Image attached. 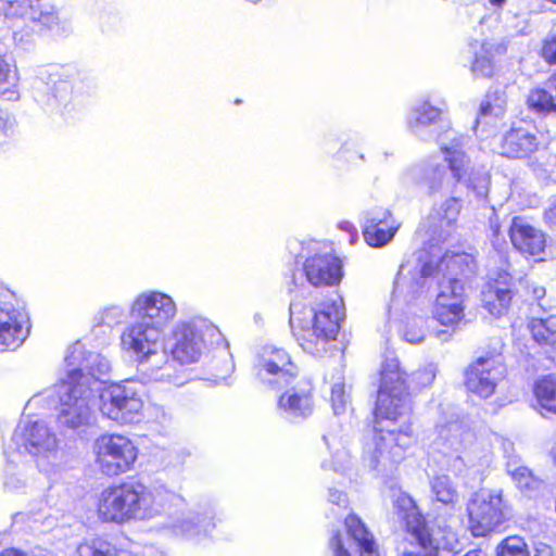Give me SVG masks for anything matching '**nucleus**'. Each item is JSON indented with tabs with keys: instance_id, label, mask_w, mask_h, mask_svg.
Segmentation results:
<instances>
[{
	"instance_id": "47",
	"label": "nucleus",
	"mask_w": 556,
	"mask_h": 556,
	"mask_svg": "<svg viewBox=\"0 0 556 556\" xmlns=\"http://www.w3.org/2000/svg\"><path fill=\"white\" fill-rule=\"evenodd\" d=\"M542 56L546 62L556 64V33L545 39Z\"/></svg>"
},
{
	"instance_id": "1",
	"label": "nucleus",
	"mask_w": 556,
	"mask_h": 556,
	"mask_svg": "<svg viewBox=\"0 0 556 556\" xmlns=\"http://www.w3.org/2000/svg\"><path fill=\"white\" fill-rule=\"evenodd\" d=\"M182 503L184 497L164 484L148 486L136 480L124 481L101 491L97 500V515L103 522L119 526L164 517L160 531L187 539L210 534L215 527L210 513L173 511Z\"/></svg>"
},
{
	"instance_id": "55",
	"label": "nucleus",
	"mask_w": 556,
	"mask_h": 556,
	"mask_svg": "<svg viewBox=\"0 0 556 556\" xmlns=\"http://www.w3.org/2000/svg\"><path fill=\"white\" fill-rule=\"evenodd\" d=\"M548 1L552 2V3H556V0H548Z\"/></svg>"
},
{
	"instance_id": "13",
	"label": "nucleus",
	"mask_w": 556,
	"mask_h": 556,
	"mask_svg": "<svg viewBox=\"0 0 556 556\" xmlns=\"http://www.w3.org/2000/svg\"><path fill=\"white\" fill-rule=\"evenodd\" d=\"M253 374L261 384L273 390H279L295 380L299 368L285 349L264 345L256 354Z\"/></svg>"
},
{
	"instance_id": "18",
	"label": "nucleus",
	"mask_w": 556,
	"mask_h": 556,
	"mask_svg": "<svg viewBox=\"0 0 556 556\" xmlns=\"http://www.w3.org/2000/svg\"><path fill=\"white\" fill-rule=\"evenodd\" d=\"M7 464L3 470L2 486L4 492L15 495H33L41 489H50L48 481L41 482L34 468H28L25 462H16L15 455L4 450Z\"/></svg>"
},
{
	"instance_id": "46",
	"label": "nucleus",
	"mask_w": 556,
	"mask_h": 556,
	"mask_svg": "<svg viewBox=\"0 0 556 556\" xmlns=\"http://www.w3.org/2000/svg\"><path fill=\"white\" fill-rule=\"evenodd\" d=\"M435 376H437L435 366L432 364H429L412 375L410 384L414 388L428 387L433 382Z\"/></svg>"
},
{
	"instance_id": "43",
	"label": "nucleus",
	"mask_w": 556,
	"mask_h": 556,
	"mask_svg": "<svg viewBox=\"0 0 556 556\" xmlns=\"http://www.w3.org/2000/svg\"><path fill=\"white\" fill-rule=\"evenodd\" d=\"M126 317V311L123 305L111 304L98 312L96 321L98 325L108 326L110 328L119 325Z\"/></svg>"
},
{
	"instance_id": "3",
	"label": "nucleus",
	"mask_w": 556,
	"mask_h": 556,
	"mask_svg": "<svg viewBox=\"0 0 556 556\" xmlns=\"http://www.w3.org/2000/svg\"><path fill=\"white\" fill-rule=\"evenodd\" d=\"M65 363L67 375L60 386L58 421L63 427L76 429L89 424L99 381L110 372L111 363L99 353L88 352L80 341L71 345Z\"/></svg>"
},
{
	"instance_id": "49",
	"label": "nucleus",
	"mask_w": 556,
	"mask_h": 556,
	"mask_svg": "<svg viewBox=\"0 0 556 556\" xmlns=\"http://www.w3.org/2000/svg\"><path fill=\"white\" fill-rule=\"evenodd\" d=\"M330 547L333 552L334 556H350L348 551L344 548L342 544V540L339 533H337L331 540H330Z\"/></svg>"
},
{
	"instance_id": "38",
	"label": "nucleus",
	"mask_w": 556,
	"mask_h": 556,
	"mask_svg": "<svg viewBox=\"0 0 556 556\" xmlns=\"http://www.w3.org/2000/svg\"><path fill=\"white\" fill-rule=\"evenodd\" d=\"M416 544H410L409 549H405L402 556H438L437 547L433 546L432 539L425 528L418 527L412 533Z\"/></svg>"
},
{
	"instance_id": "10",
	"label": "nucleus",
	"mask_w": 556,
	"mask_h": 556,
	"mask_svg": "<svg viewBox=\"0 0 556 556\" xmlns=\"http://www.w3.org/2000/svg\"><path fill=\"white\" fill-rule=\"evenodd\" d=\"M434 450L450 457L448 469L463 475L467 466L488 467L492 462L491 442L489 439L478 440L477 435L457 422L440 425L435 428Z\"/></svg>"
},
{
	"instance_id": "6",
	"label": "nucleus",
	"mask_w": 556,
	"mask_h": 556,
	"mask_svg": "<svg viewBox=\"0 0 556 556\" xmlns=\"http://www.w3.org/2000/svg\"><path fill=\"white\" fill-rule=\"evenodd\" d=\"M173 337L175 341L172 349L174 361L180 364H193L210 351H216L223 365L214 375V381L216 383L224 382L233 371L235 364L225 338L208 319L192 317L180 320L173 328Z\"/></svg>"
},
{
	"instance_id": "39",
	"label": "nucleus",
	"mask_w": 556,
	"mask_h": 556,
	"mask_svg": "<svg viewBox=\"0 0 556 556\" xmlns=\"http://www.w3.org/2000/svg\"><path fill=\"white\" fill-rule=\"evenodd\" d=\"M527 104L539 114L556 113V99L545 89L536 87L530 90Z\"/></svg>"
},
{
	"instance_id": "16",
	"label": "nucleus",
	"mask_w": 556,
	"mask_h": 556,
	"mask_svg": "<svg viewBox=\"0 0 556 556\" xmlns=\"http://www.w3.org/2000/svg\"><path fill=\"white\" fill-rule=\"evenodd\" d=\"M178 313L175 300L167 293L148 290L139 293L129 305L132 319L166 332Z\"/></svg>"
},
{
	"instance_id": "21",
	"label": "nucleus",
	"mask_w": 556,
	"mask_h": 556,
	"mask_svg": "<svg viewBox=\"0 0 556 556\" xmlns=\"http://www.w3.org/2000/svg\"><path fill=\"white\" fill-rule=\"evenodd\" d=\"M400 227L401 223L390 210L375 207L365 214L363 237L368 245L382 248L392 241Z\"/></svg>"
},
{
	"instance_id": "19",
	"label": "nucleus",
	"mask_w": 556,
	"mask_h": 556,
	"mask_svg": "<svg viewBox=\"0 0 556 556\" xmlns=\"http://www.w3.org/2000/svg\"><path fill=\"white\" fill-rule=\"evenodd\" d=\"M504 374V367L497 357H479L466 370L465 386L468 392L488 399L494 393Z\"/></svg>"
},
{
	"instance_id": "28",
	"label": "nucleus",
	"mask_w": 556,
	"mask_h": 556,
	"mask_svg": "<svg viewBox=\"0 0 556 556\" xmlns=\"http://www.w3.org/2000/svg\"><path fill=\"white\" fill-rule=\"evenodd\" d=\"M509 280V274H500L498 279L494 283H489L482 291L483 305L493 316H501L509 306L511 301Z\"/></svg>"
},
{
	"instance_id": "29",
	"label": "nucleus",
	"mask_w": 556,
	"mask_h": 556,
	"mask_svg": "<svg viewBox=\"0 0 556 556\" xmlns=\"http://www.w3.org/2000/svg\"><path fill=\"white\" fill-rule=\"evenodd\" d=\"M536 136L526 128H513L503 137L501 153L507 157H523L538 149Z\"/></svg>"
},
{
	"instance_id": "4",
	"label": "nucleus",
	"mask_w": 556,
	"mask_h": 556,
	"mask_svg": "<svg viewBox=\"0 0 556 556\" xmlns=\"http://www.w3.org/2000/svg\"><path fill=\"white\" fill-rule=\"evenodd\" d=\"M441 127L443 131L438 134L435 140L451 174H447L444 165L428 162L424 168H410L407 175L416 178L422 172L430 193L453 192L458 184H465L478 198H485L489 192L490 175L486 170L471 168V160L466 152L469 138L452 129L448 123Z\"/></svg>"
},
{
	"instance_id": "24",
	"label": "nucleus",
	"mask_w": 556,
	"mask_h": 556,
	"mask_svg": "<svg viewBox=\"0 0 556 556\" xmlns=\"http://www.w3.org/2000/svg\"><path fill=\"white\" fill-rule=\"evenodd\" d=\"M509 237L515 249L522 254L536 256L544 251V233L522 217L513 218L509 227Z\"/></svg>"
},
{
	"instance_id": "36",
	"label": "nucleus",
	"mask_w": 556,
	"mask_h": 556,
	"mask_svg": "<svg viewBox=\"0 0 556 556\" xmlns=\"http://www.w3.org/2000/svg\"><path fill=\"white\" fill-rule=\"evenodd\" d=\"M534 396L539 405L553 414H556V378L546 376L534 384Z\"/></svg>"
},
{
	"instance_id": "2",
	"label": "nucleus",
	"mask_w": 556,
	"mask_h": 556,
	"mask_svg": "<svg viewBox=\"0 0 556 556\" xmlns=\"http://www.w3.org/2000/svg\"><path fill=\"white\" fill-rule=\"evenodd\" d=\"M408 388L397 357L386 355L375 408V432L363 454L364 463L371 470L391 471L414 443Z\"/></svg>"
},
{
	"instance_id": "31",
	"label": "nucleus",
	"mask_w": 556,
	"mask_h": 556,
	"mask_svg": "<svg viewBox=\"0 0 556 556\" xmlns=\"http://www.w3.org/2000/svg\"><path fill=\"white\" fill-rule=\"evenodd\" d=\"M344 522L349 534L359 548L361 556H380L372 534L357 516L349 515Z\"/></svg>"
},
{
	"instance_id": "45",
	"label": "nucleus",
	"mask_w": 556,
	"mask_h": 556,
	"mask_svg": "<svg viewBox=\"0 0 556 556\" xmlns=\"http://www.w3.org/2000/svg\"><path fill=\"white\" fill-rule=\"evenodd\" d=\"M17 132V122L15 116L0 108V146L9 143Z\"/></svg>"
},
{
	"instance_id": "30",
	"label": "nucleus",
	"mask_w": 556,
	"mask_h": 556,
	"mask_svg": "<svg viewBox=\"0 0 556 556\" xmlns=\"http://www.w3.org/2000/svg\"><path fill=\"white\" fill-rule=\"evenodd\" d=\"M442 111L429 101L416 102L408 112L407 126L416 136L426 139L428 127L441 119Z\"/></svg>"
},
{
	"instance_id": "27",
	"label": "nucleus",
	"mask_w": 556,
	"mask_h": 556,
	"mask_svg": "<svg viewBox=\"0 0 556 556\" xmlns=\"http://www.w3.org/2000/svg\"><path fill=\"white\" fill-rule=\"evenodd\" d=\"M469 49L475 59L471 64V71L477 76L491 77L494 73V63L492 58L495 54L505 52L506 47L502 42H490L488 40L475 39L469 42Z\"/></svg>"
},
{
	"instance_id": "42",
	"label": "nucleus",
	"mask_w": 556,
	"mask_h": 556,
	"mask_svg": "<svg viewBox=\"0 0 556 556\" xmlns=\"http://www.w3.org/2000/svg\"><path fill=\"white\" fill-rule=\"evenodd\" d=\"M330 402L336 415L346 412L350 404V394L346 392L345 384L341 377L332 382Z\"/></svg>"
},
{
	"instance_id": "52",
	"label": "nucleus",
	"mask_w": 556,
	"mask_h": 556,
	"mask_svg": "<svg viewBox=\"0 0 556 556\" xmlns=\"http://www.w3.org/2000/svg\"><path fill=\"white\" fill-rule=\"evenodd\" d=\"M490 2V4L496 9H502L505 3H506V0H488Z\"/></svg>"
},
{
	"instance_id": "7",
	"label": "nucleus",
	"mask_w": 556,
	"mask_h": 556,
	"mask_svg": "<svg viewBox=\"0 0 556 556\" xmlns=\"http://www.w3.org/2000/svg\"><path fill=\"white\" fill-rule=\"evenodd\" d=\"M471 261L468 254L446 253L434 265L432 262L425 263L412 286L413 291L417 292L426 287L428 278L434 273L442 275L433 316L443 326L455 328L464 318V286L457 276L465 273V267Z\"/></svg>"
},
{
	"instance_id": "14",
	"label": "nucleus",
	"mask_w": 556,
	"mask_h": 556,
	"mask_svg": "<svg viewBox=\"0 0 556 556\" xmlns=\"http://www.w3.org/2000/svg\"><path fill=\"white\" fill-rule=\"evenodd\" d=\"M96 463L101 472L116 477L130 471L138 457V447L126 435L103 434L94 443Z\"/></svg>"
},
{
	"instance_id": "20",
	"label": "nucleus",
	"mask_w": 556,
	"mask_h": 556,
	"mask_svg": "<svg viewBox=\"0 0 556 556\" xmlns=\"http://www.w3.org/2000/svg\"><path fill=\"white\" fill-rule=\"evenodd\" d=\"M72 92L68 81L60 79L56 73L41 68L31 83L34 100L45 110L54 111L66 103Z\"/></svg>"
},
{
	"instance_id": "11",
	"label": "nucleus",
	"mask_w": 556,
	"mask_h": 556,
	"mask_svg": "<svg viewBox=\"0 0 556 556\" xmlns=\"http://www.w3.org/2000/svg\"><path fill=\"white\" fill-rule=\"evenodd\" d=\"M0 15L12 29L14 41L21 46L28 43L36 33L62 35L67 31L56 10L39 0H0Z\"/></svg>"
},
{
	"instance_id": "9",
	"label": "nucleus",
	"mask_w": 556,
	"mask_h": 556,
	"mask_svg": "<svg viewBox=\"0 0 556 556\" xmlns=\"http://www.w3.org/2000/svg\"><path fill=\"white\" fill-rule=\"evenodd\" d=\"M14 454L33 457L38 473L45 476L49 488L59 478L64 467V450L56 433L43 420L22 418L5 447Z\"/></svg>"
},
{
	"instance_id": "33",
	"label": "nucleus",
	"mask_w": 556,
	"mask_h": 556,
	"mask_svg": "<svg viewBox=\"0 0 556 556\" xmlns=\"http://www.w3.org/2000/svg\"><path fill=\"white\" fill-rule=\"evenodd\" d=\"M20 97L17 72L0 53V99L17 101Z\"/></svg>"
},
{
	"instance_id": "54",
	"label": "nucleus",
	"mask_w": 556,
	"mask_h": 556,
	"mask_svg": "<svg viewBox=\"0 0 556 556\" xmlns=\"http://www.w3.org/2000/svg\"><path fill=\"white\" fill-rule=\"evenodd\" d=\"M552 77H553V79H555V80H556V71L554 72V74H553V76H552Z\"/></svg>"
},
{
	"instance_id": "51",
	"label": "nucleus",
	"mask_w": 556,
	"mask_h": 556,
	"mask_svg": "<svg viewBox=\"0 0 556 556\" xmlns=\"http://www.w3.org/2000/svg\"><path fill=\"white\" fill-rule=\"evenodd\" d=\"M404 271H405V266L402 265L400 270H399L397 278L395 280L396 288H399V287L404 285V278H405Z\"/></svg>"
},
{
	"instance_id": "26",
	"label": "nucleus",
	"mask_w": 556,
	"mask_h": 556,
	"mask_svg": "<svg viewBox=\"0 0 556 556\" xmlns=\"http://www.w3.org/2000/svg\"><path fill=\"white\" fill-rule=\"evenodd\" d=\"M506 472L515 486L528 497L538 496L544 488V481L521 465L517 456L507 454Z\"/></svg>"
},
{
	"instance_id": "40",
	"label": "nucleus",
	"mask_w": 556,
	"mask_h": 556,
	"mask_svg": "<svg viewBox=\"0 0 556 556\" xmlns=\"http://www.w3.org/2000/svg\"><path fill=\"white\" fill-rule=\"evenodd\" d=\"M462 210V201L456 197L445 199L437 208H434V216L440 222V227L453 226L458 218Z\"/></svg>"
},
{
	"instance_id": "41",
	"label": "nucleus",
	"mask_w": 556,
	"mask_h": 556,
	"mask_svg": "<svg viewBox=\"0 0 556 556\" xmlns=\"http://www.w3.org/2000/svg\"><path fill=\"white\" fill-rule=\"evenodd\" d=\"M496 556H530V552L522 538L513 535L498 544Z\"/></svg>"
},
{
	"instance_id": "34",
	"label": "nucleus",
	"mask_w": 556,
	"mask_h": 556,
	"mask_svg": "<svg viewBox=\"0 0 556 556\" xmlns=\"http://www.w3.org/2000/svg\"><path fill=\"white\" fill-rule=\"evenodd\" d=\"M74 556H139L138 554L116 549L103 538H93L79 544Z\"/></svg>"
},
{
	"instance_id": "37",
	"label": "nucleus",
	"mask_w": 556,
	"mask_h": 556,
	"mask_svg": "<svg viewBox=\"0 0 556 556\" xmlns=\"http://www.w3.org/2000/svg\"><path fill=\"white\" fill-rule=\"evenodd\" d=\"M431 492L434 498L445 505H454L458 494L451 480L446 475L435 476L430 481Z\"/></svg>"
},
{
	"instance_id": "50",
	"label": "nucleus",
	"mask_w": 556,
	"mask_h": 556,
	"mask_svg": "<svg viewBox=\"0 0 556 556\" xmlns=\"http://www.w3.org/2000/svg\"><path fill=\"white\" fill-rule=\"evenodd\" d=\"M545 219L548 223L556 224V197L549 200L548 206L545 208Z\"/></svg>"
},
{
	"instance_id": "12",
	"label": "nucleus",
	"mask_w": 556,
	"mask_h": 556,
	"mask_svg": "<svg viewBox=\"0 0 556 556\" xmlns=\"http://www.w3.org/2000/svg\"><path fill=\"white\" fill-rule=\"evenodd\" d=\"M102 379L99 381L101 384ZM99 409L103 417L119 425L141 420L144 406V388L141 383L127 380L98 390Z\"/></svg>"
},
{
	"instance_id": "53",
	"label": "nucleus",
	"mask_w": 556,
	"mask_h": 556,
	"mask_svg": "<svg viewBox=\"0 0 556 556\" xmlns=\"http://www.w3.org/2000/svg\"><path fill=\"white\" fill-rule=\"evenodd\" d=\"M507 445L513 448L510 443L507 442ZM504 451H505L506 454L508 453V448L506 446V442H504Z\"/></svg>"
},
{
	"instance_id": "15",
	"label": "nucleus",
	"mask_w": 556,
	"mask_h": 556,
	"mask_svg": "<svg viewBox=\"0 0 556 556\" xmlns=\"http://www.w3.org/2000/svg\"><path fill=\"white\" fill-rule=\"evenodd\" d=\"M468 514L472 534L484 536L510 517V507L503 500L502 491H483L475 494Z\"/></svg>"
},
{
	"instance_id": "35",
	"label": "nucleus",
	"mask_w": 556,
	"mask_h": 556,
	"mask_svg": "<svg viewBox=\"0 0 556 556\" xmlns=\"http://www.w3.org/2000/svg\"><path fill=\"white\" fill-rule=\"evenodd\" d=\"M506 103L507 99L504 91L495 90L488 92L480 104L476 123L480 124L482 119L488 118H502L506 111ZM485 123H488V121H485Z\"/></svg>"
},
{
	"instance_id": "22",
	"label": "nucleus",
	"mask_w": 556,
	"mask_h": 556,
	"mask_svg": "<svg viewBox=\"0 0 556 556\" xmlns=\"http://www.w3.org/2000/svg\"><path fill=\"white\" fill-rule=\"evenodd\" d=\"M279 412L291 421L306 419L313 414V388L308 381H299L278 399Z\"/></svg>"
},
{
	"instance_id": "23",
	"label": "nucleus",
	"mask_w": 556,
	"mask_h": 556,
	"mask_svg": "<svg viewBox=\"0 0 556 556\" xmlns=\"http://www.w3.org/2000/svg\"><path fill=\"white\" fill-rule=\"evenodd\" d=\"M307 281L315 287L334 286L341 281V261L331 253H316L308 256L303 264Z\"/></svg>"
},
{
	"instance_id": "25",
	"label": "nucleus",
	"mask_w": 556,
	"mask_h": 556,
	"mask_svg": "<svg viewBox=\"0 0 556 556\" xmlns=\"http://www.w3.org/2000/svg\"><path fill=\"white\" fill-rule=\"evenodd\" d=\"M323 440L327 448V455L321 460V467L334 471L348 468L351 463V457L341 428L332 427L324 434Z\"/></svg>"
},
{
	"instance_id": "8",
	"label": "nucleus",
	"mask_w": 556,
	"mask_h": 556,
	"mask_svg": "<svg viewBox=\"0 0 556 556\" xmlns=\"http://www.w3.org/2000/svg\"><path fill=\"white\" fill-rule=\"evenodd\" d=\"M165 333L136 319L121 332V350L134 357L148 381L176 382L174 365L165 348Z\"/></svg>"
},
{
	"instance_id": "32",
	"label": "nucleus",
	"mask_w": 556,
	"mask_h": 556,
	"mask_svg": "<svg viewBox=\"0 0 556 556\" xmlns=\"http://www.w3.org/2000/svg\"><path fill=\"white\" fill-rule=\"evenodd\" d=\"M528 328L533 340L548 352V349L556 352V315L546 318H532Z\"/></svg>"
},
{
	"instance_id": "17",
	"label": "nucleus",
	"mask_w": 556,
	"mask_h": 556,
	"mask_svg": "<svg viewBox=\"0 0 556 556\" xmlns=\"http://www.w3.org/2000/svg\"><path fill=\"white\" fill-rule=\"evenodd\" d=\"M28 317L14 292L0 282V349H16L28 334Z\"/></svg>"
},
{
	"instance_id": "44",
	"label": "nucleus",
	"mask_w": 556,
	"mask_h": 556,
	"mask_svg": "<svg viewBox=\"0 0 556 556\" xmlns=\"http://www.w3.org/2000/svg\"><path fill=\"white\" fill-rule=\"evenodd\" d=\"M401 336L408 343H421L426 337L425 320L421 317L408 319L401 329Z\"/></svg>"
},
{
	"instance_id": "48",
	"label": "nucleus",
	"mask_w": 556,
	"mask_h": 556,
	"mask_svg": "<svg viewBox=\"0 0 556 556\" xmlns=\"http://www.w3.org/2000/svg\"><path fill=\"white\" fill-rule=\"evenodd\" d=\"M329 503L338 506L339 509H345L348 506V497L346 495L338 490L330 489L329 490Z\"/></svg>"
},
{
	"instance_id": "5",
	"label": "nucleus",
	"mask_w": 556,
	"mask_h": 556,
	"mask_svg": "<svg viewBox=\"0 0 556 556\" xmlns=\"http://www.w3.org/2000/svg\"><path fill=\"white\" fill-rule=\"evenodd\" d=\"M290 326L302 349L315 356L323 355L333 342L344 317L343 302L336 296L316 307H307L295 294L291 300Z\"/></svg>"
}]
</instances>
